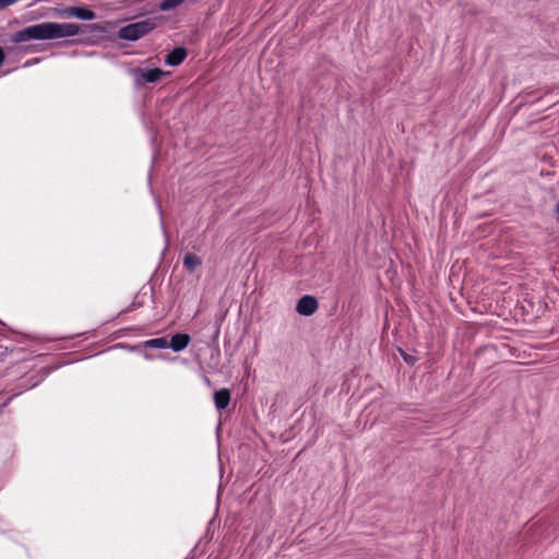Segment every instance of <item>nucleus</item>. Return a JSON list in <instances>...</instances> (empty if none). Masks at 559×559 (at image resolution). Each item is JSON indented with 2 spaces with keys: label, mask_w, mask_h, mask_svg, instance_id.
Returning a JSON list of instances; mask_svg holds the SVG:
<instances>
[{
  "label": "nucleus",
  "mask_w": 559,
  "mask_h": 559,
  "mask_svg": "<svg viewBox=\"0 0 559 559\" xmlns=\"http://www.w3.org/2000/svg\"><path fill=\"white\" fill-rule=\"evenodd\" d=\"M79 32L80 27L74 23L43 22L15 32L11 36V41L21 44L29 40L59 39L75 36Z\"/></svg>",
  "instance_id": "obj_1"
},
{
  "label": "nucleus",
  "mask_w": 559,
  "mask_h": 559,
  "mask_svg": "<svg viewBox=\"0 0 559 559\" xmlns=\"http://www.w3.org/2000/svg\"><path fill=\"white\" fill-rule=\"evenodd\" d=\"M156 24L152 19L142 20L122 26L118 32V37L123 40L135 41L152 32Z\"/></svg>",
  "instance_id": "obj_2"
},
{
  "label": "nucleus",
  "mask_w": 559,
  "mask_h": 559,
  "mask_svg": "<svg viewBox=\"0 0 559 559\" xmlns=\"http://www.w3.org/2000/svg\"><path fill=\"white\" fill-rule=\"evenodd\" d=\"M134 83L138 86L143 85L144 83H155L158 82L163 75L165 74L160 69H134L133 70Z\"/></svg>",
  "instance_id": "obj_3"
},
{
  "label": "nucleus",
  "mask_w": 559,
  "mask_h": 559,
  "mask_svg": "<svg viewBox=\"0 0 559 559\" xmlns=\"http://www.w3.org/2000/svg\"><path fill=\"white\" fill-rule=\"evenodd\" d=\"M318 309V301L313 296L306 295L302 296L297 305H296V311L301 316H311Z\"/></svg>",
  "instance_id": "obj_4"
},
{
  "label": "nucleus",
  "mask_w": 559,
  "mask_h": 559,
  "mask_svg": "<svg viewBox=\"0 0 559 559\" xmlns=\"http://www.w3.org/2000/svg\"><path fill=\"white\" fill-rule=\"evenodd\" d=\"M191 338L186 333H177L171 336V340L169 341V347L174 352L179 353L188 347Z\"/></svg>",
  "instance_id": "obj_5"
},
{
  "label": "nucleus",
  "mask_w": 559,
  "mask_h": 559,
  "mask_svg": "<svg viewBox=\"0 0 559 559\" xmlns=\"http://www.w3.org/2000/svg\"><path fill=\"white\" fill-rule=\"evenodd\" d=\"M66 13L83 21H92L95 19V13L85 7H70L66 10Z\"/></svg>",
  "instance_id": "obj_6"
},
{
  "label": "nucleus",
  "mask_w": 559,
  "mask_h": 559,
  "mask_svg": "<svg viewBox=\"0 0 559 559\" xmlns=\"http://www.w3.org/2000/svg\"><path fill=\"white\" fill-rule=\"evenodd\" d=\"M186 57L187 50L182 47H177L173 49L169 53H167V56L165 57V63L171 67H177L183 62Z\"/></svg>",
  "instance_id": "obj_7"
},
{
  "label": "nucleus",
  "mask_w": 559,
  "mask_h": 559,
  "mask_svg": "<svg viewBox=\"0 0 559 559\" xmlns=\"http://www.w3.org/2000/svg\"><path fill=\"white\" fill-rule=\"evenodd\" d=\"M230 402V391L228 389H221L214 393V404L218 411L225 409Z\"/></svg>",
  "instance_id": "obj_8"
},
{
  "label": "nucleus",
  "mask_w": 559,
  "mask_h": 559,
  "mask_svg": "<svg viewBox=\"0 0 559 559\" xmlns=\"http://www.w3.org/2000/svg\"><path fill=\"white\" fill-rule=\"evenodd\" d=\"M202 263V260L194 253H187L185 257H183V266L189 271V272H194V270L200 266Z\"/></svg>",
  "instance_id": "obj_9"
},
{
  "label": "nucleus",
  "mask_w": 559,
  "mask_h": 559,
  "mask_svg": "<svg viewBox=\"0 0 559 559\" xmlns=\"http://www.w3.org/2000/svg\"><path fill=\"white\" fill-rule=\"evenodd\" d=\"M142 346L144 348H168L169 341L167 337L151 338V340L144 341L142 343Z\"/></svg>",
  "instance_id": "obj_10"
},
{
  "label": "nucleus",
  "mask_w": 559,
  "mask_h": 559,
  "mask_svg": "<svg viewBox=\"0 0 559 559\" xmlns=\"http://www.w3.org/2000/svg\"><path fill=\"white\" fill-rule=\"evenodd\" d=\"M186 1L187 0H163L159 3L158 8L162 11H170V10H174V9L178 8L179 5H181Z\"/></svg>",
  "instance_id": "obj_11"
},
{
  "label": "nucleus",
  "mask_w": 559,
  "mask_h": 559,
  "mask_svg": "<svg viewBox=\"0 0 559 559\" xmlns=\"http://www.w3.org/2000/svg\"><path fill=\"white\" fill-rule=\"evenodd\" d=\"M19 0H0V10H3L10 5H13L14 3H16Z\"/></svg>",
  "instance_id": "obj_12"
},
{
  "label": "nucleus",
  "mask_w": 559,
  "mask_h": 559,
  "mask_svg": "<svg viewBox=\"0 0 559 559\" xmlns=\"http://www.w3.org/2000/svg\"><path fill=\"white\" fill-rule=\"evenodd\" d=\"M4 59H5V53H4L3 48L0 46V66H2V63L4 62Z\"/></svg>",
  "instance_id": "obj_13"
},
{
  "label": "nucleus",
  "mask_w": 559,
  "mask_h": 559,
  "mask_svg": "<svg viewBox=\"0 0 559 559\" xmlns=\"http://www.w3.org/2000/svg\"><path fill=\"white\" fill-rule=\"evenodd\" d=\"M37 384V382H33L32 384H29L28 386H25L24 390H27V389H31L33 386H35Z\"/></svg>",
  "instance_id": "obj_14"
},
{
  "label": "nucleus",
  "mask_w": 559,
  "mask_h": 559,
  "mask_svg": "<svg viewBox=\"0 0 559 559\" xmlns=\"http://www.w3.org/2000/svg\"><path fill=\"white\" fill-rule=\"evenodd\" d=\"M556 212H557V214L559 215V201H558V204H557V206H556Z\"/></svg>",
  "instance_id": "obj_15"
},
{
  "label": "nucleus",
  "mask_w": 559,
  "mask_h": 559,
  "mask_svg": "<svg viewBox=\"0 0 559 559\" xmlns=\"http://www.w3.org/2000/svg\"><path fill=\"white\" fill-rule=\"evenodd\" d=\"M144 357H145L146 359H151V356H150L148 354H146V353L144 354Z\"/></svg>",
  "instance_id": "obj_16"
},
{
  "label": "nucleus",
  "mask_w": 559,
  "mask_h": 559,
  "mask_svg": "<svg viewBox=\"0 0 559 559\" xmlns=\"http://www.w3.org/2000/svg\"><path fill=\"white\" fill-rule=\"evenodd\" d=\"M157 207L160 209V204H157ZM159 213L162 214V210H159Z\"/></svg>",
  "instance_id": "obj_17"
}]
</instances>
